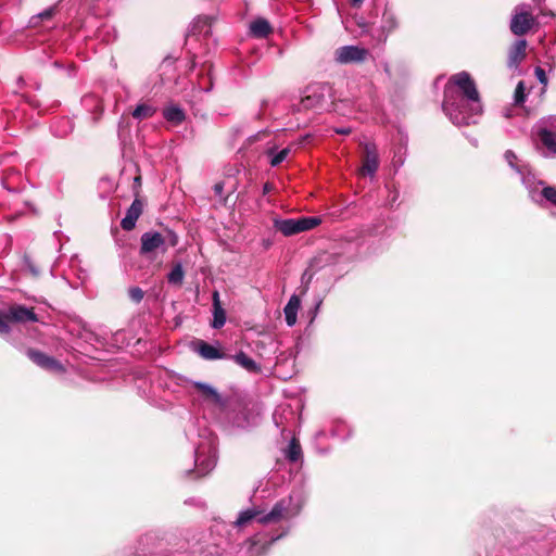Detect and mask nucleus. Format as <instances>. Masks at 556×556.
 Listing matches in <instances>:
<instances>
[{
  "mask_svg": "<svg viewBox=\"0 0 556 556\" xmlns=\"http://www.w3.org/2000/svg\"><path fill=\"white\" fill-rule=\"evenodd\" d=\"M450 84L458 87L463 98L458 101L453 99L450 89H446L443 111L456 126L476 124L482 114V105L473 79L467 72H460L450 78Z\"/></svg>",
  "mask_w": 556,
  "mask_h": 556,
  "instance_id": "1",
  "label": "nucleus"
},
{
  "mask_svg": "<svg viewBox=\"0 0 556 556\" xmlns=\"http://www.w3.org/2000/svg\"><path fill=\"white\" fill-rule=\"evenodd\" d=\"M530 199L542 207L556 206V187L538 180L534 175L523 176Z\"/></svg>",
  "mask_w": 556,
  "mask_h": 556,
  "instance_id": "2",
  "label": "nucleus"
},
{
  "mask_svg": "<svg viewBox=\"0 0 556 556\" xmlns=\"http://www.w3.org/2000/svg\"><path fill=\"white\" fill-rule=\"evenodd\" d=\"M539 148L544 156L556 157V116L542 118L536 127Z\"/></svg>",
  "mask_w": 556,
  "mask_h": 556,
  "instance_id": "3",
  "label": "nucleus"
},
{
  "mask_svg": "<svg viewBox=\"0 0 556 556\" xmlns=\"http://www.w3.org/2000/svg\"><path fill=\"white\" fill-rule=\"evenodd\" d=\"M300 509L301 505L299 503H294L292 496H289L288 498H282L274 505L269 513H264L262 510L260 523H277L280 520L293 518L300 513Z\"/></svg>",
  "mask_w": 556,
  "mask_h": 556,
  "instance_id": "4",
  "label": "nucleus"
},
{
  "mask_svg": "<svg viewBox=\"0 0 556 556\" xmlns=\"http://www.w3.org/2000/svg\"><path fill=\"white\" fill-rule=\"evenodd\" d=\"M321 218L317 216H305L300 218L274 219V227L283 236L290 237L303 231L314 229L320 225Z\"/></svg>",
  "mask_w": 556,
  "mask_h": 556,
  "instance_id": "5",
  "label": "nucleus"
},
{
  "mask_svg": "<svg viewBox=\"0 0 556 556\" xmlns=\"http://www.w3.org/2000/svg\"><path fill=\"white\" fill-rule=\"evenodd\" d=\"M195 468L198 476H205L216 465L215 440L208 439L206 443H201L195 450Z\"/></svg>",
  "mask_w": 556,
  "mask_h": 556,
  "instance_id": "6",
  "label": "nucleus"
},
{
  "mask_svg": "<svg viewBox=\"0 0 556 556\" xmlns=\"http://www.w3.org/2000/svg\"><path fill=\"white\" fill-rule=\"evenodd\" d=\"M535 24V18L532 15L531 7L529 4H519L515 8L510 21V30L516 36L527 34Z\"/></svg>",
  "mask_w": 556,
  "mask_h": 556,
  "instance_id": "7",
  "label": "nucleus"
},
{
  "mask_svg": "<svg viewBox=\"0 0 556 556\" xmlns=\"http://www.w3.org/2000/svg\"><path fill=\"white\" fill-rule=\"evenodd\" d=\"M140 241V254L148 258H153L156 253H165L168 249L165 238L157 231L144 232Z\"/></svg>",
  "mask_w": 556,
  "mask_h": 556,
  "instance_id": "8",
  "label": "nucleus"
},
{
  "mask_svg": "<svg viewBox=\"0 0 556 556\" xmlns=\"http://www.w3.org/2000/svg\"><path fill=\"white\" fill-rule=\"evenodd\" d=\"M369 52L365 48L357 46H343L334 51V61L339 64L364 62Z\"/></svg>",
  "mask_w": 556,
  "mask_h": 556,
  "instance_id": "9",
  "label": "nucleus"
},
{
  "mask_svg": "<svg viewBox=\"0 0 556 556\" xmlns=\"http://www.w3.org/2000/svg\"><path fill=\"white\" fill-rule=\"evenodd\" d=\"M327 87L321 84H315L306 88L305 96L301 99V109H318L325 102V91Z\"/></svg>",
  "mask_w": 556,
  "mask_h": 556,
  "instance_id": "10",
  "label": "nucleus"
},
{
  "mask_svg": "<svg viewBox=\"0 0 556 556\" xmlns=\"http://www.w3.org/2000/svg\"><path fill=\"white\" fill-rule=\"evenodd\" d=\"M379 167V157L376 146L372 143L365 144V155L361 168L362 175L374 176Z\"/></svg>",
  "mask_w": 556,
  "mask_h": 556,
  "instance_id": "11",
  "label": "nucleus"
},
{
  "mask_svg": "<svg viewBox=\"0 0 556 556\" xmlns=\"http://www.w3.org/2000/svg\"><path fill=\"white\" fill-rule=\"evenodd\" d=\"M7 318L10 321L15 323H26L31 321L35 323L38 320V317L33 308H28L23 305H12L9 307L7 312Z\"/></svg>",
  "mask_w": 556,
  "mask_h": 556,
  "instance_id": "12",
  "label": "nucleus"
},
{
  "mask_svg": "<svg viewBox=\"0 0 556 556\" xmlns=\"http://www.w3.org/2000/svg\"><path fill=\"white\" fill-rule=\"evenodd\" d=\"M27 356L39 367L53 370V371H63V366L53 357L48 356L47 354L36 351L28 350Z\"/></svg>",
  "mask_w": 556,
  "mask_h": 556,
  "instance_id": "13",
  "label": "nucleus"
},
{
  "mask_svg": "<svg viewBox=\"0 0 556 556\" xmlns=\"http://www.w3.org/2000/svg\"><path fill=\"white\" fill-rule=\"evenodd\" d=\"M528 42L526 39H518L508 51L507 65L509 68H517L526 58Z\"/></svg>",
  "mask_w": 556,
  "mask_h": 556,
  "instance_id": "14",
  "label": "nucleus"
},
{
  "mask_svg": "<svg viewBox=\"0 0 556 556\" xmlns=\"http://www.w3.org/2000/svg\"><path fill=\"white\" fill-rule=\"evenodd\" d=\"M194 351L204 359L215 361L225 358L226 355L218 349L203 340L194 342Z\"/></svg>",
  "mask_w": 556,
  "mask_h": 556,
  "instance_id": "15",
  "label": "nucleus"
},
{
  "mask_svg": "<svg viewBox=\"0 0 556 556\" xmlns=\"http://www.w3.org/2000/svg\"><path fill=\"white\" fill-rule=\"evenodd\" d=\"M141 213L142 203L140 200L135 199L129 208L127 210L125 217L121 222L122 228L127 231L132 230Z\"/></svg>",
  "mask_w": 556,
  "mask_h": 556,
  "instance_id": "16",
  "label": "nucleus"
},
{
  "mask_svg": "<svg viewBox=\"0 0 556 556\" xmlns=\"http://www.w3.org/2000/svg\"><path fill=\"white\" fill-rule=\"evenodd\" d=\"M192 386L205 401H210L214 404H222L220 394L211 384L204 382H193Z\"/></svg>",
  "mask_w": 556,
  "mask_h": 556,
  "instance_id": "17",
  "label": "nucleus"
},
{
  "mask_svg": "<svg viewBox=\"0 0 556 556\" xmlns=\"http://www.w3.org/2000/svg\"><path fill=\"white\" fill-rule=\"evenodd\" d=\"M301 301L298 295L293 294L289 299L287 305L283 308L286 323L289 327H292L296 323L298 311L300 308Z\"/></svg>",
  "mask_w": 556,
  "mask_h": 556,
  "instance_id": "18",
  "label": "nucleus"
},
{
  "mask_svg": "<svg viewBox=\"0 0 556 556\" xmlns=\"http://www.w3.org/2000/svg\"><path fill=\"white\" fill-rule=\"evenodd\" d=\"M273 28L269 22L265 18L258 17L250 24V33L256 38H266Z\"/></svg>",
  "mask_w": 556,
  "mask_h": 556,
  "instance_id": "19",
  "label": "nucleus"
},
{
  "mask_svg": "<svg viewBox=\"0 0 556 556\" xmlns=\"http://www.w3.org/2000/svg\"><path fill=\"white\" fill-rule=\"evenodd\" d=\"M261 516L262 510L260 508L245 509L239 514L237 520L235 521V526L237 528H243L254 520H256L260 523Z\"/></svg>",
  "mask_w": 556,
  "mask_h": 556,
  "instance_id": "20",
  "label": "nucleus"
},
{
  "mask_svg": "<svg viewBox=\"0 0 556 556\" xmlns=\"http://www.w3.org/2000/svg\"><path fill=\"white\" fill-rule=\"evenodd\" d=\"M163 116L167 122H169L174 125L181 124L186 118V114H185L184 110L175 104H170V105L166 106L163 110Z\"/></svg>",
  "mask_w": 556,
  "mask_h": 556,
  "instance_id": "21",
  "label": "nucleus"
},
{
  "mask_svg": "<svg viewBox=\"0 0 556 556\" xmlns=\"http://www.w3.org/2000/svg\"><path fill=\"white\" fill-rule=\"evenodd\" d=\"M213 306H214V319H213V328L218 329L222 328L226 323V313L219 303V294L217 291L213 294Z\"/></svg>",
  "mask_w": 556,
  "mask_h": 556,
  "instance_id": "22",
  "label": "nucleus"
},
{
  "mask_svg": "<svg viewBox=\"0 0 556 556\" xmlns=\"http://www.w3.org/2000/svg\"><path fill=\"white\" fill-rule=\"evenodd\" d=\"M191 556H220L219 547L216 544H204L199 541L192 546Z\"/></svg>",
  "mask_w": 556,
  "mask_h": 556,
  "instance_id": "23",
  "label": "nucleus"
},
{
  "mask_svg": "<svg viewBox=\"0 0 556 556\" xmlns=\"http://www.w3.org/2000/svg\"><path fill=\"white\" fill-rule=\"evenodd\" d=\"M505 160L507 161L508 165L514 168L520 176H521V180L523 181V176H528V175H533L530 169H529V166L526 165V164H518V157L516 156V154L510 151V150H507L505 152Z\"/></svg>",
  "mask_w": 556,
  "mask_h": 556,
  "instance_id": "24",
  "label": "nucleus"
},
{
  "mask_svg": "<svg viewBox=\"0 0 556 556\" xmlns=\"http://www.w3.org/2000/svg\"><path fill=\"white\" fill-rule=\"evenodd\" d=\"M397 24L399 23L395 14L391 11L386 10L382 14L381 20V29L386 34L381 39L382 41H384L387 39V36L397 27Z\"/></svg>",
  "mask_w": 556,
  "mask_h": 556,
  "instance_id": "25",
  "label": "nucleus"
},
{
  "mask_svg": "<svg viewBox=\"0 0 556 556\" xmlns=\"http://www.w3.org/2000/svg\"><path fill=\"white\" fill-rule=\"evenodd\" d=\"M231 358L242 368L250 372L260 371V366L256 364L254 359L249 357L244 352H239L236 355L231 356Z\"/></svg>",
  "mask_w": 556,
  "mask_h": 556,
  "instance_id": "26",
  "label": "nucleus"
},
{
  "mask_svg": "<svg viewBox=\"0 0 556 556\" xmlns=\"http://www.w3.org/2000/svg\"><path fill=\"white\" fill-rule=\"evenodd\" d=\"M290 151L291 149L289 147L283 148L279 152H276L275 148H268L265 153L269 157L270 166L276 167L287 159Z\"/></svg>",
  "mask_w": 556,
  "mask_h": 556,
  "instance_id": "27",
  "label": "nucleus"
},
{
  "mask_svg": "<svg viewBox=\"0 0 556 556\" xmlns=\"http://www.w3.org/2000/svg\"><path fill=\"white\" fill-rule=\"evenodd\" d=\"M156 112V108L148 103H141L136 106L132 111V117L136 119H146L153 116Z\"/></svg>",
  "mask_w": 556,
  "mask_h": 556,
  "instance_id": "28",
  "label": "nucleus"
},
{
  "mask_svg": "<svg viewBox=\"0 0 556 556\" xmlns=\"http://www.w3.org/2000/svg\"><path fill=\"white\" fill-rule=\"evenodd\" d=\"M52 130L56 137H66L73 130V124L68 118H61L53 125Z\"/></svg>",
  "mask_w": 556,
  "mask_h": 556,
  "instance_id": "29",
  "label": "nucleus"
},
{
  "mask_svg": "<svg viewBox=\"0 0 556 556\" xmlns=\"http://www.w3.org/2000/svg\"><path fill=\"white\" fill-rule=\"evenodd\" d=\"M185 277V271L180 263L173 266L167 275V281L170 285L180 286Z\"/></svg>",
  "mask_w": 556,
  "mask_h": 556,
  "instance_id": "30",
  "label": "nucleus"
},
{
  "mask_svg": "<svg viewBox=\"0 0 556 556\" xmlns=\"http://www.w3.org/2000/svg\"><path fill=\"white\" fill-rule=\"evenodd\" d=\"M55 12V7H50L30 18L31 26H37L39 21L50 20Z\"/></svg>",
  "mask_w": 556,
  "mask_h": 556,
  "instance_id": "31",
  "label": "nucleus"
},
{
  "mask_svg": "<svg viewBox=\"0 0 556 556\" xmlns=\"http://www.w3.org/2000/svg\"><path fill=\"white\" fill-rule=\"evenodd\" d=\"M300 455L301 446L295 442V440H292L287 451V457L291 462H296L300 458Z\"/></svg>",
  "mask_w": 556,
  "mask_h": 556,
  "instance_id": "32",
  "label": "nucleus"
},
{
  "mask_svg": "<svg viewBox=\"0 0 556 556\" xmlns=\"http://www.w3.org/2000/svg\"><path fill=\"white\" fill-rule=\"evenodd\" d=\"M281 536H282V534H281V535L276 536V538H273V539L268 542V544H267V545H266V544H263V545H261V546H258V544H260V542H261V541H260V540H255V539H254V540L252 541V544H251V552H252V553L256 552L257 554H258V553H261V552H262V553H264L273 542L277 541V540H278V539H280Z\"/></svg>",
  "mask_w": 556,
  "mask_h": 556,
  "instance_id": "33",
  "label": "nucleus"
},
{
  "mask_svg": "<svg viewBox=\"0 0 556 556\" xmlns=\"http://www.w3.org/2000/svg\"><path fill=\"white\" fill-rule=\"evenodd\" d=\"M525 99H526L525 85H523V81H519L516 87L515 94H514L515 104L523 103Z\"/></svg>",
  "mask_w": 556,
  "mask_h": 556,
  "instance_id": "34",
  "label": "nucleus"
},
{
  "mask_svg": "<svg viewBox=\"0 0 556 556\" xmlns=\"http://www.w3.org/2000/svg\"><path fill=\"white\" fill-rule=\"evenodd\" d=\"M128 295H129L131 301H134L135 303H139V302L142 301V299L144 296V293H143L141 288H139V287H131L128 290Z\"/></svg>",
  "mask_w": 556,
  "mask_h": 556,
  "instance_id": "35",
  "label": "nucleus"
},
{
  "mask_svg": "<svg viewBox=\"0 0 556 556\" xmlns=\"http://www.w3.org/2000/svg\"><path fill=\"white\" fill-rule=\"evenodd\" d=\"M7 313L0 311V334L9 333L10 326L8 324Z\"/></svg>",
  "mask_w": 556,
  "mask_h": 556,
  "instance_id": "36",
  "label": "nucleus"
},
{
  "mask_svg": "<svg viewBox=\"0 0 556 556\" xmlns=\"http://www.w3.org/2000/svg\"><path fill=\"white\" fill-rule=\"evenodd\" d=\"M535 76L538 78V80L543 84V85H546L547 84V77H546V73L545 71L542 68V67H535Z\"/></svg>",
  "mask_w": 556,
  "mask_h": 556,
  "instance_id": "37",
  "label": "nucleus"
},
{
  "mask_svg": "<svg viewBox=\"0 0 556 556\" xmlns=\"http://www.w3.org/2000/svg\"><path fill=\"white\" fill-rule=\"evenodd\" d=\"M177 244V236L175 233L169 235V245L175 247Z\"/></svg>",
  "mask_w": 556,
  "mask_h": 556,
  "instance_id": "38",
  "label": "nucleus"
},
{
  "mask_svg": "<svg viewBox=\"0 0 556 556\" xmlns=\"http://www.w3.org/2000/svg\"><path fill=\"white\" fill-rule=\"evenodd\" d=\"M337 132L338 134H342V135H348V134H350V129L349 128H342V129H338Z\"/></svg>",
  "mask_w": 556,
  "mask_h": 556,
  "instance_id": "39",
  "label": "nucleus"
},
{
  "mask_svg": "<svg viewBox=\"0 0 556 556\" xmlns=\"http://www.w3.org/2000/svg\"><path fill=\"white\" fill-rule=\"evenodd\" d=\"M354 5L361 4L363 0H351Z\"/></svg>",
  "mask_w": 556,
  "mask_h": 556,
  "instance_id": "40",
  "label": "nucleus"
},
{
  "mask_svg": "<svg viewBox=\"0 0 556 556\" xmlns=\"http://www.w3.org/2000/svg\"><path fill=\"white\" fill-rule=\"evenodd\" d=\"M215 189H216V191H217V192H220V191H222V189H223V187H222V186H219V185H216V186H215Z\"/></svg>",
  "mask_w": 556,
  "mask_h": 556,
  "instance_id": "41",
  "label": "nucleus"
},
{
  "mask_svg": "<svg viewBox=\"0 0 556 556\" xmlns=\"http://www.w3.org/2000/svg\"><path fill=\"white\" fill-rule=\"evenodd\" d=\"M274 419H275V422L278 425L277 415L276 414L274 415Z\"/></svg>",
  "mask_w": 556,
  "mask_h": 556,
  "instance_id": "42",
  "label": "nucleus"
}]
</instances>
